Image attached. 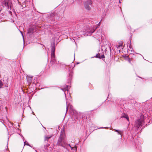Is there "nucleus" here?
Instances as JSON below:
<instances>
[{
    "mask_svg": "<svg viewBox=\"0 0 152 152\" xmlns=\"http://www.w3.org/2000/svg\"><path fill=\"white\" fill-rule=\"evenodd\" d=\"M101 58H105V56H104V54H103L101 56Z\"/></svg>",
    "mask_w": 152,
    "mask_h": 152,
    "instance_id": "obj_17",
    "label": "nucleus"
},
{
    "mask_svg": "<svg viewBox=\"0 0 152 152\" xmlns=\"http://www.w3.org/2000/svg\"><path fill=\"white\" fill-rule=\"evenodd\" d=\"M144 127H145V126H144V127H143L142 128V129H143Z\"/></svg>",
    "mask_w": 152,
    "mask_h": 152,
    "instance_id": "obj_24",
    "label": "nucleus"
},
{
    "mask_svg": "<svg viewBox=\"0 0 152 152\" xmlns=\"http://www.w3.org/2000/svg\"><path fill=\"white\" fill-rule=\"evenodd\" d=\"M1 10H0V12H1Z\"/></svg>",
    "mask_w": 152,
    "mask_h": 152,
    "instance_id": "obj_26",
    "label": "nucleus"
},
{
    "mask_svg": "<svg viewBox=\"0 0 152 152\" xmlns=\"http://www.w3.org/2000/svg\"><path fill=\"white\" fill-rule=\"evenodd\" d=\"M114 131L117 132L118 134L121 135V134L123 132V131L118 130L114 129Z\"/></svg>",
    "mask_w": 152,
    "mask_h": 152,
    "instance_id": "obj_9",
    "label": "nucleus"
},
{
    "mask_svg": "<svg viewBox=\"0 0 152 152\" xmlns=\"http://www.w3.org/2000/svg\"><path fill=\"white\" fill-rule=\"evenodd\" d=\"M36 28L35 26H33L29 28L28 30V33L30 34H31L36 31Z\"/></svg>",
    "mask_w": 152,
    "mask_h": 152,
    "instance_id": "obj_6",
    "label": "nucleus"
},
{
    "mask_svg": "<svg viewBox=\"0 0 152 152\" xmlns=\"http://www.w3.org/2000/svg\"><path fill=\"white\" fill-rule=\"evenodd\" d=\"M11 2L10 0H4V1L2 2V4L5 7L9 8V5Z\"/></svg>",
    "mask_w": 152,
    "mask_h": 152,
    "instance_id": "obj_7",
    "label": "nucleus"
},
{
    "mask_svg": "<svg viewBox=\"0 0 152 152\" xmlns=\"http://www.w3.org/2000/svg\"><path fill=\"white\" fill-rule=\"evenodd\" d=\"M27 145H29L31 147L30 145H29L28 144H27Z\"/></svg>",
    "mask_w": 152,
    "mask_h": 152,
    "instance_id": "obj_22",
    "label": "nucleus"
},
{
    "mask_svg": "<svg viewBox=\"0 0 152 152\" xmlns=\"http://www.w3.org/2000/svg\"><path fill=\"white\" fill-rule=\"evenodd\" d=\"M68 107V106H67V107H66V112L67 111Z\"/></svg>",
    "mask_w": 152,
    "mask_h": 152,
    "instance_id": "obj_20",
    "label": "nucleus"
},
{
    "mask_svg": "<svg viewBox=\"0 0 152 152\" xmlns=\"http://www.w3.org/2000/svg\"><path fill=\"white\" fill-rule=\"evenodd\" d=\"M144 115H141L140 118L136 121V127L138 128L140 126H141L142 124L144 122Z\"/></svg>",
    "mask_w": 152,
    "mask_h": 152,
    "instance_id": "obj_2",
    "label": "nucleus"
},
{
    "mask_svg": "<svg viewBox=\"0 0 152 152\" xmlns=\"http://www.w3.org/2000/svg\"><path fill=\"white\" fill-rule=\"evenodd\" d=\"M94 57L99 58H101V56L100 53H98L97 54L96 56Z\"/></svg>",
    "mask_w": 152,
    "mask_h": 152,
    "instance_id": "obj_13",
    "label": "nucleus"
},
{
    "mask_svg": "<svg viewBox=\"0 0 152 152\" xmlns=\"http://www.w3.org/2000/svg\"><path fill=\"white\" fill-rule=\"evenodd\" d=\"M131 40H130L129 41H128V45L129 44V48L130 49V50L131 51H132V46H131Z\"/></svg>",
    "mask_w": 152,
    "mask_h": 152,
    "instance_id": "obj_12",
    "label": "nucleus"
},
{
    "mask_svg": "<svg viewBox=\"0 0 152 152\" xmlns=\"http://www.w3.org/2000/svg\"><path fill=\"white\" fill-rule=\"evenodd\" d=\"M83 3L85 7L87 10H91L90 6H91L92 4V2L91 0L85 1Z\"/></svg>",
    "mask_w": 152,
    "mask_h": 152,
    "instance_id": "obj_4",
    "label": "nucleus"
},
{
    "mask_svg": "<svg viewBox=\"0 0 152 152\" xmlns=\"http://www.w3.org/2000/svg\"><path fill=\"white\" fill-rule=\"evenodd\" d=\"M61 133L60 134L59 138L58 139L57 144L60 146H63V142L64 140V131L63 129H61Z\"/></svg>",
    "mask_w": 152,
    "mask_h": 152,
    "instance_id": "obj_3",
    "label": "nucleus"
},
{
    "mask_svg": "<svg viewBox=\"0 0 152 152\" xmlns=\"http://www.w3.org/2000/svg\"><path fill=\"white\" fill-rule=\"evenodd\" d=\"M10 12V14H11V15H12V12H11V11H10V12Z\"/></svg>",
    "mask_w": 152,
    "mask_h": 152,
    "instance_id": "obj_21",
    "label": "nucleus"
},
{
    "mask_svg": "<svg viewBox=\"0 0 152 152\" xmlns=\"http://www.w3.org/2000/svg\"><path fill=\"white\" fill-rule=\"evenodd\" d=\"M3 84L1 80H0V88L2 87V86H3Z\"/></svg>",
    "mask_w": 152,
    "mask_h": 152,
    "instance_id": "obj_15",
    "label": "nucleus"
},
{
    "mask_svg": "<svg viewBox=\"0 0 152 152\" xmlns=\"http://www.w3.org/2000/svg\"><path fill=\"white\" fill-rule=\"evenodd\" d=\"M132 56V57H133V56H134V54H130L129 56H125L124 58L126 60L128 61L132 65L133 63H134V60L131 57V56Z\"/></svg>",
    "mask_w": 152,
    "mask_h": 152,
    "instance_id": "obj_5",
    "label": "nucleus"
},
{
    "mask_svg": "<svg viewBox=\"0 0 152 152\" xmlns=\"http://www.w3.org/2000/svg\"><path fill=\"white\" fill-rule=\"evenodd\" d=\"M51 59L50 62V64L52 65L55 64L56 62L55 59V42L51 43Z\"/></svg>",
    "mask_w": 152,
    "mask_h": 152,
    "instance_id": "obj_1",
    "label": "nucleus"
},
{
    "mask_svg": "<svg viewBox=\"0 0 152 152\" xmlns=\"http://www.w3.org/2000/svg\"><path fill=\"white\" fill-rule=\"evenodd\" d=\"M5 87H7L8 86H5Z\"/></svg>",
    "mask_w": 152,
    "mask_h": 152,
    "instance_id": "obj_25",
    "label": "nucleus"
},
{
    "mask_svg": "<svg viewBox=\"0 0 152 152\" xmlns=\"http://www.w3.org/2000/svg\"><path fill=\"white\" fill-rule=\"evenodd\" d=\"M56 15L55 13L54 12H52L50 14L49 17L52 18H53Z\"/></svg>",
    "mask_w": 152,
    "mask_h": 152,
    "instance_id": "obj_10",
    "label": "nucleus"
},
{
    "mask_svg": "<svg viewBox=\"0 0 152 152\" xmlns=\"http://www.w3.org/2000/svg\"><path fill=\"white\" fill-rule=\"evenodd\" d=\"M94 31V30L92 32H91V33H93V32Z\"/></svg>",
    "mask_w": 152,
    "mask_h": 152,
    "instance_id": "obj_23",
    "label": "nucleus"
},
{
    "mask_svg": "<svg viewBox=\"0 0 152 152\" xmlns=\"http://www.w3.org/2000/svg\"><path fill=\"white\" fill-rule=\"evenodd\" d=\"M68 86L67 85H66V87L65 88V90L66 91L68 90Z\"/></svg>",
    "mask_w": 152,
    "mask_h": 152,
    "instance_id": "obj_16",
    "label": "nucleus"
},
{
    "mask_svg": "<svg viewBox=\"0 0 152 152\" xmlns=\"http://www.w3.org/2000/svg\"><path fill=\"white\" fill-rule=\"evenodd\" d=\"M32 79V77H28L27 78V79L28 81L29 82H31Z\"/></svg>",
    "mask_w": 152,
    "mask_h": 152,
    "instance_id": "obj_14",
    "label": "nucleus"
},
{
    "mask_svg": "<svg viewBox=\"0 0 152 152\" xmlns=\"http://www.w3.org/2000/svg\"><path fill=\"white\" fill-rule=\"evenodd\" d=\"M51 136H45V141H48V140L51 137Z\"/></svg>",
    "mask_w": 152,
    "mask_h": 152,
    "instance_id": "obj_11",
    "label": "nucleus"
},
{
    "mask_svg": "<svg viewBox=\"0 0 152 152\" xmlns=\"http://www.w3.org/2000/svg\"><path fill=\"white\" fill-rule=\"evenodd\" d=\"M122 118H126L128 121H129V118L128 115H127L124 114V115L121 116Z\"/></svg>",
    "mask_w": 152,
    "mask_h": 152,
    "instance_id": "obj_8",
    "label": "nucleus"
},
{
    "mask_svg": "<svg viewBox=\"0 0 152 152\" xmlns=\"http://www.w3.org/2000/svg\"><path fill=\"white\" fill-rule=\"evenodd\" d=\"M121 45H118V47H117V48H119Z\"/></svg>",
    "mask_w": 152,
    "mask_h": 152,
    "instance_id": "obj_19",
    "label": "nucleus"
},
{
    "mask_svg": "<svg viewBox=\"0 0 152 152\" xmlns=\"http://www.w3.org/2000/svg\"><path fill=\"white\" fill-rule=\"evenodd\" d=\"M49 145H47L46 146L45 145L44 146V148H45V149H47V148L49 146Z\"/></svg>",
    "mask_w": 152,
    "mask_h": 152,
    "instance_id": "obj_18",
    "label": "nucleus"
}]
</instances>
